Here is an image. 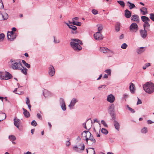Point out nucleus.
I'll return each mask as SVG.
<instances>
[{
    "mask_svg": "<svg viewBox=\"0 0 154 154\" xmlns=\"http://www.w3.org/2000/svg\"><path fill=\"white\" fill-rule=\"evenodd\" d=\"M23 110L24 111L23 112V114L25 116V117L26 118H28L30 116V114L26 109H25L23 108Z\"/></svg>",
    "mask_w": 154,
    "mask_h": 154,
    "instance_id": "nucleus-22",
    "label": "nucleus"
},
{
    "mask_svg": "<svg viewBox=\"0 0 154 154\" xmlns=\"http://www.w3.org/2000/svg\"><path fill=\"white\" fill-rule=\"evenodd\" d=\"M9 139L11 141H14L16 140V138L13 135H11L9 136Z\"/></svg>",
    "mask_w": 154,
    "mask_h": 154,
    "instance_id": "nucleus-35",
    "label": "nucleus"
},
{
    "mask_svg": "<svg viewBox=\"0 0 154 154\" xmlns=\"http://www.w3.org/2000/svg\"><path fill=\"white\" fill-rule=\"evenodd\" d=\"M72 24L73 25H76L78 26H81V23L79 22H75L74 20L72 22Z\"/></svg>",
    "mask_w": 154,
    "mask_h": 154,
    "instance_id": "nucleus-36",
    "label": "nucleus"
},
{
    "mask_svg": "<svg viewBox=\"0 0 154 154\" xmlns=\"http://www.w3.org/2000/svg\"><path fill=\"white\" fill-rule=\"evenodd\" d=\"M124 35L123 34H122L119 37V39H122L124 38Z\"/></svg>",
    "mask_w": 154,
    "mask_h": 154,
    "instance_id": "nucleus-62",
    "label": "nucleus"
},
{
    "mask_svg": "<svg viewBox=\"0 0 154 154\" xmlns=\"http://www.w3.org/2000/svg\"><path fill=\"white\" fill-rule=\"evenodd\" d=\"M150 27V24H149L148 25L146 26V30H147V31H149L150 30V29L149 28Z\"/></svg>",
    "mask_w": 154,
    "mask_h": 154,
    "instance_id": "nucleus-49",
    "label": "nucleus"
},
{
    "mask_svg": "<svg viewBox=\"0 0 154 154\" xmlns=\"http://www.w3.org/2000/svg\"><path fill=\"white\" fill-rule=\"evenodd\" d=\"M24 65L26 66L27 68L28 69H29L30 68V65L28 64L27 63H26Z\"/></svg>",
    "mask_w": 154,
    "mask_h": 154,
    "instance_id": "nucleus-58",
    "label": "nucleus"
},
{
    "mask_svg": "<svg viewBox=\"0 0 154 154\" xmlns=\"http://www.w3.org/2000/svg\"><path fill=\"white\" fill-rule=\"evenodd\" d=\"M12 75L7 72H5V73L0 72V78L2 80H8L12 78Z\"/></svg>",
    "mask_w": 154,
    "mask_h": 154,
    "instance_id": "nucleus-4",
    "label": "nucleus"
},
{
    "mask_svg": "<svg viewBox=\"0 0 154 154\" xmlns=\"http://www.w3.org/2000/svg\"><path fill=\"white\" fill-rule=\"evenodd\" d=\"M101 131L102 133L105 134H107L108 132V131L104 128H102Z\"/></svg>",
    "mask_w": 154,
    "mask_h": 154,
    "instance_id": "nucleus-37",
    "label": "nucleus"
},
{
    "mask_svg": "<svg viewBox=\"0 0 154 154\" xmlns=\"http://www.w3.org/2000/svg\"><path fill=\"white\" fill-rule=\"evenodd\" d=\"M14 124L18 128H19L20 125V120L19 119H16L15 118L14 119Z\"/></svg>",
    "mask_w": 154,
    "mask_h": 154,
    "instance_id": "nucleus-17",
    "label": "nucleus"
},
{
    "mask_svg": "<svg viewBox=\"0 0 154 154\" xmlns=\"http://www.w3.org/2000/svg\"><path fill=\"white\" fill-rule=\"evenodd\" d=\"M144 47H141L139 48L137 50V52L139 54H140L145 51V49H143Z\"/></svg>",
    "mask_w": 154,
    "mask_h": 154,
    "instance_id": "nucleus-28",
    "label": "nucleus"
},
{
    "mask_svg": "<svg viewBox=\"0 0 154 154\" xmlns=\"http://www.w3.org/2000/svg\"><path fill=\"white\" fill-rule=\"evenodd\" d=\"M70 145V143L69 142V140L66 142V145L67 146H69Z\"/></svg>",
    "mask_w": 154,
    "mask_h": 154,
    "instance_id": "nucleus-60",
    "label": "nucleus"
},
{
    "mask_svg": "<svg viewBox=\"0 0 154 154\" xmlns=\"http://www.w3.org/2000/svg\"><path fill=\"white\" fill-rule=\"evenodd\" d=\"M100 52H102L103 53L107 52V51H109V50L107 48L100 47Z\"/></svg>",
    "mask_w": 154,
    "mask_h": 154,
    "instance_id": "nucleus-30",
    "label": "nucleus"
},
{
    "mask_svg": "<svg viewBox=\"0 0 154 154\" xmlns=\"http://www.w3.org/2000/svg\"><path fill=\"white\" fill-rule=\"evenodd\" d=\"M150 66V64L149 63H148L145 64V65L143 66V69H146L147 67Z\"/></svg>",
    "mask_w": 154,
    "mask_h": 154,
    "instance_id": "nucleus-40",
    "label": "nucleus"
},
{
    "mask_svg": "<svg viewBox=\"0 0 154 154\" xmlns=\"http://www.w3.org/2000/svg\"><path fill=\"white\" fill-rule=\"evenodd\" d=\"M85 146L83 143H81L78 147L76 146L73 147L75 150L77 152H79L80 151L83 150L85 149Z\"/></svg>",
    "mask_w": 154,
    "mask_h": 154,
    "instance_id": "nucleus-7",
    "label": "nucleus"
},
{
    "mask_svg": "<svg viewBox=\"0 0 154 154\" xmlns=\"http://www.w3.org/2000/svg\"><path fill=\"white\" fill-rule=\"evenodd\" d=\"M127 3H128L130 5L128 6L129 8L130 9H132L134 8L135 7V5L134 4H133V3H132L131 2H129V1H128L127 2Z\"/></svg>",
    "mask_w": 154,
    "mask_h": 154,
    "instance_id": "nucleus-34",
    "label": "nucleus"
},
{
    "mask_svg": "<svg viewBox=\"0 0 154 154\" xmlns=\"http://www.w3.org/2000/svg\"><path fill=\"white\" fill-rule=\"evenodd\" d=\"M120 24L119 23H117L116 25L115 29L117 32H119L120 29Z\"/></svg>",
    "mask_w": 154,
    "mask_h": 154,
    "instance_id": "nucleus-33",
    "label": "nucleus"
},
{
    "mask_svg": "<svg viewBox=\"0 0 154 154\" xmlns=\"http://www.w3.org/2000/svg\"><path fill=\"white\" fill-rule=\"evenodd\" d=\"M139 17L138 15L135 14L132 16L131 20L134 21L138 22H139Z\"/></svg>",
    "mask_w": 154,
    "mask_h": 154,
    "instance_id": "nucleus-18",
    "label": "nucleus"
},
{
    "mask_svg": "<svg viewBox=\"0 0 154 154\" xmlns=\"http://www.w3.org/2000/svg\"><path fill=\"white\" fill-rule=\"evenodd\" d=\"M127 107L128 108V109L130 110V111L132 113H134L135 112V111H134V110L133 109L130 107L129 106V105H127Z\"/></svg>",
    "mask_w": 154,
    "mask_h": 154,
    "instance_id": "nucleus-41",
    "label": "nucleus"
},
{
    "mask_svg": "<svg viewBox=\"0 0 154 154\" xmlns=\"http://www.w3.org/2000/svg\"><path fill=\"white\" fill-rule=\"evenodd\" d=\"M92 14L94 15L97 14L98 13V11L97 10L94 9L92 10Z\"/></svg>",
    "mask_w": 154,
    "mask_h": 154,
    "instance_id": "nucleus-47",
    "label": "nucleus"
},
{
    "mask_svg": "<svg viewBox=\"0 0 154 154\" xmlns=\"http://www.w3.org/2000/svg\"><path fill=\"white\" fill-rule=\"evenodd\" d=\"M113 124L115 128L118 131L119 130L120 128V125L119 123L116 121L114 120L113 122Z\"/></svg>",
    "mask_w": 154,
    "mask_h": 154,
    "instance_id": "nucleus-21",
    "label": "nucleus"
},
{
    "mask_svg": "<svg viewBox=\"0 0 154 154\" xmlns=\"http://www.w3.org/2000/svg\"><path fill=\"white\" fill-rule=\"evenodd\" d=\"M117 2L122 7H124L125 6V4L123 1H117Z\"/></svg>",
    "mask_w": 154,
    "mask_h": 154,
    "instance_id": "nucleus-38",
    "label": "nucleus"
},
{
    "mask_svg": "<svg viewBox=\"0 0 154 154\" xmlns=\"http://www.w3.org/2000/svg\"><path fill=\"white\" fill-rule=\"evenodd\" d=\"M142 21L144 22L146 21H150V19L147 17L145 16H142L141 17Z\"/></svg>",
    "mask_w": 154,
    "mask_h": 154,
    "instance_id": "nucleus-32",
    "label": "nucleus"
},
{
    "mask_svg": "<svg viewBox=\"0 0 154 154\" xmlns=\"http://www.w3.org/2000/svg\"><path fill=\"white\" fill-rule=\"evenodd\" d=\"M135 88V87L134 85V84L131 83L129 86V89L131 93H133L134 92Z\"/></svg>",
    "mask_w": 154,
    "mask_h": 154,
    "instance_id": "nucleus-23",
    "label": "nucleus"
},
{
    "mask_svg": "<svg viewBox=\"0 0 154 154\" xmlns=\"http://www.w3.org/2000/svg\"><path fill=\"white\" fill-rule=\"evenodd\" d=\"M79 17H75L73 18L72 19V21H73V20H79Z\"/></svg>",
    "mask_w": 154,
    "mask_h": 154,
    "instance_id": "nucleus-63",
    "label": "nucleus"
},
{
    "mask_svg": "<svg viewBox=\"0 0 154 154\" xmlns=\"http://www.w3.org/2000/svg\"><path fill=\"white\" fill-rule=\"evenodd\" d=\"M138 29L137 24L135 23H133L131 24L130 26V30L132 32H136Z\"/></svg>",
    "mask_w": 154,
    "mask_h": 154,
    "instance_id": "nucleus-5",
    "label": "nucleus"
},
{
    "mask_svg": "<svg viewBox=\"0 0 154 154\" xmlns=\"http://www.w3.org/2000/svg\"><path fill=\"white\" fill-rule=\"evenodd\" d=\"M137 99H138V101H137V105H138V104H141L142 103V102L141 100L140 99L138 98V97H137Z\"/></svg>",
    "mask_w": 154,
    "mask_h": 154,
    "instance_id": "nucleus-56",
    "label": "nucleus"
},
{
    "mask_svg": "<svg viewBox=\"0 0 154 154\" xmlns=\"http://www.w3.org/2000/svg\"><path fill=\"white\" fill-rule=\"evenodd\" d=\"M11 63V67L14 70H19L22 66L21 62L20 60H10Z\"/></svg>",
    "mask_w": 154,
    "mask_h": 154,
    "instance_id": "nucleus-3",
    "label": "nucleus"
},
{
    "mask_svg": "<svg viewBox=\"0 0 154 154\" xmlns=\"http://www.w3.org/2000/svg\"><path fill=\"white\" fill-rule=\"evenodd\" d=\"M37 117L40 120L42 119V116L39 113H38L37 114Z\"/></svg>",
    "mask_w": 154,
    "mask_h": 154,
    "instance_id": "nucleus-57",
    "label": "nucleus"
},
{
    "mask_svg": "<svg viewBox=\"0 0 154 154\" xmlns=\"http://www.w3.org/2000/svg\"><path fill=\"white\" fill-rule=\"evenodd\" d=\"M14 33L13 31H11L10 32H8L7 33V37L9 40L12 41L14 40L16 38V36L14 38H11L12 35H14Z\"/></svg>",
    "mask_w": 154,
    "mask_h": 154,
    "instance_id": "nucleus-12",
    "label": "nucleus"
},
{
    "mask_svg": "<svg viewBox=\"0 0 154 154\" xmlns=\"http://www.w3.org/2000/svg\"><path fill=\"white\" fill-rule=\"evenodd\" d=\"M83 125H84V128L87 129L89 130L91 128L92 125V122H87L85 124H83Z\"/></svg>",
    "mask_w": 154,
    "mask_h": 154,
    "instance_id": "nucleus-16",
    "label": "nucleus"
},
{
    "mask_svg": "<svg viewBox=\"0 0 154 154\" xmlns=\"http://www.w3.org/2000/svg\"><path fill=\"white\" fill-rule=\"evenodd\" d=\"M31 124L32 125L35 126L37 125V123L35 121L33 120Z\"/></svg>",
    "mask_w": 154,
    "mask_h": 154,
    "instance_id": "nucleus-50",
    "label": "nucleus"
},
{
    "mask_svg": "<svg viewBox=\"0 0 154 154\" xmlns=\"http://www.w3.org/2000/svg\"><path fill=\"white\" fill-rule=\"evenodd\" d=\"M140 35L141 37L143 38H145L147 35V30L146 29H144V30L140 29L139 31Z\"/></svg>",
    "mask_w": 154,
    "mask_h": 154,
    "instance_id": "nucleus-11",
    "label": "nucleus"
},
{
    "mask_svg": "<svg viewBox=\"0 0 154 154\" xmlns=\"http://www.w3.org/2000/svg\"><path fill=\"white\" fill-rule=\"evenodd\" d=\"M150 18L153 21H154V14L151 13L149 14Z\"/></svg>",
    "mask_w": 154,
    "mask_h": 154,
    "instance_id": "nucleus-43",
    "label": "nucleus"
},
{
    "mask_svg": "<svg viewBox=\"0 0 154 154\" xmlns=\"http://www.w3.org/2000/svg\"><path fill=\"white\" fill-rule=\"evenodd\" d=\"M90 133H91L90 132L88 131H85L81 134V135H84L85 137L86 138H88L87 137V134L90 135Z\"/></svg>",
    "mask_w": 154,
    "mask_h": 154,
    "instance_id": "nucleus-29",
    "label": "nucleus"
},
{
    "mask_svg": "<svg viewBox=\"0 0 154 154\" xmlns=\"http://www.w3.org/2000/svg\"><path fill=\"white\" fill-rule=\"evenodd\" d=\"M65 23L68 26L70 29L73 31H75L76 30L77 28L76 26L74 25H70L67 23Z\"/></svg>",
    "mask_w": 154,
    "mask_h": 154,
    "instance_id": "nucleus-24",
    "label": "nucleus"
},
{
    "mask_svg": "<svg viewBox=\"0 0 154 154\" xmlns=\"http://www.w3.org/2000/svg\"><path fill=\"white\" fill-rule=\"evenodd\" d=\"M140 11L142 13V14L143 15H145L147 13V9L145 7H143L141 8Z\"/></svg>",
    "mask_w": 154,
    "mask_h": 154,
    "instance_id": "nucleus-26",
    "label": "nucleus"
},
{
    "mask_svg": "<svg viewBox=\"0 0 154 154\" xmlns=\"http://www.w3.org/2000/svg\"><path fill=\"white\" fill-rule=\"evenodd\" d=\"M105 72L107 73L108 75H110L111 74V70L110 69H108L106 70Z\"/></svg>",
    "mask_w": 154,
    "mask_h": 154,
    "instance_id": "nucleus-51",
    "label": "nucleus"
},
{
    "mask_svg": "<svg viewBox=\"0 0 154 154\" xmlns=\"http://www.w3.org/2000/svg\"><path fill=\"white\" fill-rule=\"evenodd\" d=\"M0 5L1 6V8L3 9L4 7V6L2 0H0Z\"/></svg>",
    "mask_w": 154,
    "mask_h": 154,
    "instance_id": "nucleus-55",
    "label": "nucleus"
},
{
    "mask_svg": "<svg viewBox=\"0 0 154 154\" xmlns=\"http://www.w3.org/2000/svg\"><path fill=\"white\" fill-rule=\"evenodd\" d=\"M1 116H5V118H4L3 119H2V120H0V122L2 121L3 119H5L6 117L5 114V113H2L0 114Z\"/></svg>",
    "mask_w": 154,
    "mask_h": 154,
    "instance_id": "nucleus-61",
    "label": "nucleus"
},
{
    "mask_svg": "<svg viewBox=\"0 0 154 154\" xmlns=\"http://www.w3.org/2000/svg\"><path fill=\"white\" fill-rule=\"evenodd\" d=\"M71 40L70 46L74 50L78 51L82 49L80 45H82V43L81 40L76 38H72Z\"/></svg>",
    "mask_w": 154,
    "mask_h": 154,
    "instance_id": "nucleus-1",
    "label": "nucleus"
},
{
    "mask_svg": "<svg viewBox=\"0 0 154 154\" xmlns=\"http://www.w3.org/2000/svg\"><path fill=\"white\" fill-rule=\"evenodd\" d=\"M128 47V45L126 43H123L121 45V48L123 49H125Z\"/></svg>",
    "mask_w": 154,
    "mask_h": 154,
    "instance_id": "nucleus-42",
    "label": "nucleus"
},
{
    "mask_svg": "<svg viewBox=\"0 0 154 154\" xmlns=\"http://www.w3.org/2000/svg\"><path fill=\"white\" fill-rule=\"evenodd\" d=\"M147 123L148 124H151L153 123H154V121L152 122L150 120H148L147 121Z\"/></svg>",
    "mask_w": 154,
    "mask_h": 154,
    "instance_id": "nucleus-59",
    "label": "nucleus"
},
{
    "mask_svg": "<svg viewBox=\"0 0 154 154\" xmlns=\"http://www.w3.org/2000/svg\"><path fill=\"white\" fill-rule=\"evenodd\" d=\"M43 93L44 96L45 97H47L50 95V92L45 89L43 91Z\"/></svg>",
    "mask_w": 154,
    "mask_h": 154,
    "instance_id": "nucleus-25",
    "label": "nucleus"
},
{
    "mask_svg": "<svg viewBox=\"0 0 154 154\" xmlns=\"http://www.w3.org/2000/svg\"><path fill=\"white\" fill-rule=\"evenodd\" d=\"M103 27L102 25H99L98 28V32H100L102 30Z\"/></svg>",
    "mask_w": 154,
    "mask_h": 154,
    "instance_id": "nucleus-46",
    "label": "nucleus"
},
{
    "mask_svg": "<svg viewBox=\"0 0 154 154\" xmlns=\"http://www.w3.org/2000/svg\"><path fill=\"white\" fill-rule=\"evenodd\" d=\"M54 38V43H58L60 42V40H57V39L55 38V37L54 36H53Z\"/></svg>",
    "mask_w": 154,
    "mask_h": 154,
    "instance_id": "nucleus-45",
    "label": "nucleus"
},
{
    "mask_svg": "<svg viewBox=\"0 0 154 154\" xmlns=\"http://www.w3.org/2000/svg\"><path fill=\"white\" fill-rule=\"evenodd\" d=\"M106 87V85H100L99 86L98 88V90H100V88H102L103 89L104 88Z\"/></svg>",
    "mask_w": 154,
    "mask_h": 154,
    "instance_id": "nucleus-53",
    "label": "nucleus"
},
{
    "mask_svg": "<svg viewBox=\"0 0 154 154\" xmlns=\"http://www.w3.org/2000/svg\"><path fill=\"white\" fill-rule=\"evenodd\" d=\"M26 103L29 109L31 110V105L30 104V100L29 97H27L26 98Z\"/></svg>",
    "mask_w": 154,
    "mask_h": 154,
    "instance_id": "nucleus-27",
    "label": "nucleus"
},
{
    "mask_svg": "<svg viewBox=\"0 0 154 154\" xmlns=\"http://www.w3.org/2000/svg\"><path fill=\"white\" fill-rule=\"evenodd\" d=\"M115 100V97L112 94L109 95L108 96L107 98V100L110 103H112Z\"/></svg>",
    "mask_w": 154,
    "mask_h": 154,
    "instance_id": "nucleus-15",
    "label": "nucleus"
},
{
    "mask_svg": "<svg viewBox=\"0 0 154 154\" xmlns=\"http://www.w3.org/2000/svg\"><path fill=\"white\" fill-rule=\"evenodd\" d=\"M48 73L49 75L51 77H52L54 75L55 69L53 66L50 65L49 67Z\"/></svg>",
    "mask_w": 154,
    "mask_h": 154,
    "instance_id": "nucleus-8",
    "label": "nucleus"
},
{
    "mask_svg": "<svg viewBox=\"0 0 154 154\" xmlns=\"http://www.w3.org/2000/svg\"><path fill=\"white\" fill-rule=\"evenodd\" d=\"M147 132V128L146 127H144L141 130V132L143 133L146 134Z\"/></svg>",
    "mask_w": 154,
    "mask_h": 154,
    "instance_id": "nucleus-39",
    "label": "nucleus"
},
{
    "mask_svg": "<svg viewBox=\"0 0 154 154\" xmlns=\"http://www.w3.org/2000/svg\"><path fill=\"white\" fill-rule=\"evenodd\" d=\"M125 16L127 18H130L131 15V14L130 11L128 9H126L125 11Z\"/></svg>",
    "mask_w": 154,
    "mask_h": 154,
    "instance_id": "nucleus-20",
    "label": "nucleus"
},
{
    "mask_svg": "<svg viewBox=\"0 0 154 154\" xmlns=\"http://www.w3.org/2000/svg\"><path fill=\"white\" fill-rule=\"evenodd\" d=\"M110 115L111 116L112 119L115 120L116 119L115 114L114 113L110 114Z\"/></svg>",
    "mask_w": 154,
    "mask_h": 154,
    "instance_id": "nucleus-52",
    "label": "nucleus"
},
{
    "mask_svg": "<svg viewBox=\"0 0 154 154\" xmlns=\"http://www.w3.org/2000/svg\"><path fill=\"white\" fill-rule=\"evenodd\" d=\"M144 90L148 94L154 92V84L151 82H147L143 86Z\"/></svg>",
    "mask_w": 154,
    "mask_h": 154,
    "instance_id": "nucleus-2",
    "label": "nucleus"
},
{
    "mask_svg": "<svg viewBox=\"0 0 154 154\" xmlns=\"http://www.w3.org/2000/svg\"><path fill=\"white\" fill-rule=\"evenodd\" d=\"M149 21H146L145 22H144V23L143 24V27L144 29H146V26L148 25L149 24Z\"/></svg>",
    "mask_w": 154,
    "mask_h": 154,
    "instance_id": "nucleus-44",
    "label": "nucleus"
},
{
    "mask_svg": "<svg viewBox=\"0 0 154 154\" xmlns=\"http://www.w3.org/2000/svg\"><path fill=\"white\" fill-rule=\"evenodd\" d=\"M85 140L88 143V140H90L92 142V143H96V140L94 138L91 133H90V136L89 137L86 138Z\"/></svg>",
    "mask_w": 154,
    "mask_h": 154,
    "instance_id": "nucleus-14",
    "label": "nucleus"
},
{
    "mask_svg": "<svg viewBox=\"0 0 154 154\" xmlns=\"http://www.w3.org/2000/svg\"><path fill=\"white\" fill-rule=\"evenodd\" d=\"M101 123H102L103 124V125H104V126L105 127H108L107 125V124H106V123L105 122V121H104V120H102L101 121Z\"/></svg>",
    "mask_w": 154,
    "mask_h": 154,
    "instance_id": "nucleus-48",
    "label": "nucleus"
},
{
    "mask_svg": "<svg viewBox=\"0 0 154 154\" xmlns=\"http://www.w3.org/2000/svg\"><path fill=\"white\" fill-rule=\"evenodd\" d=\"M94 38L98 40H102L103 38L102 35L99 32H96L94 34Z\"/></svg>",
    "mask_w": 154,
    "mask_h": 154,
    "instance_id": "nucleus-10",
    "label": "nucleus"
},
{
    "mask_svg": "<svg viewBox=\"0 0 154 154\" xmlns=\"http://www.w3.org/2000/svg\"><path fill=\"white\" fill-rule=\"evenodd\" d=\"M78 101V99L73 98L71 100L70 104L68 105V106L70 109H73V106H75V104Z\"/></svg>",
    "mask_w": 154,
    "mask_h": 154,
    "instance_id": "nucleus-6",
    "label": "nucleus"
},
{
    "mask_svg": "<svg viewBox=\"0 0 154 154\" xmlns=\"http://www.w3.org/2000/svg\"><path fill=\"white\" fill-rule=\"evenodd\" d=\"M60 102L62 109L63 111L66 110V107L63 99L62 98H60Z\"/></svg>",
    "mask_w": 154,
    "mask_h": 154,
    "instance_id": "nucleus-13",
    "label": "nucleus"
},
{
    "mask_svg": "<svg viewBox=\"0 0 154 154\" xmlns=\"http://www.w3.org/2000/svg\"><path fill=\"white\" fill-rule=\"evenodd\" d=\"M103 78H104L107 79L108 78V76L106 74H105L104 75Z\"/></svg>",
    "mask_w": 154,
    "mask_h": 154,
    "instance_id": "nucleus-64",
    "label": "nucleus"
},
{
    "mask_svg": "<svg viewBox=\"0 0 154 154\" xmlns=\"http://www.w3.org/2000/svg\"><path fill=\"white\" fill-rule=\"evenodd\" d=\"M115 106L113 104H111L109 108V112L110 114L114 113Z\"/></svg>",
    "mask_w": 154,
    "mask_h": 154,
    "instance_id": "nucleus-19",
    "label": "nucleus"
},
{
    "mask_svg": "<svg viewBox=\"0 0 154 154\" xmlns=\"http://www.w3.org/2000/svg\"><path fill=\"white\" fill-rule=\"evenodd\" d=\"M22 67H23V69H22L20 67V69L21 70V72L25 75H27V71L28 70L26 68H24L23 66Z\"/></svg>",
    "mask_w": 154,
    "mask_h": 154,
    "instance_id": "nucleus-31",
    "label": "nucleus"
},
{
    "mask_svg": "<svg viewBox=\"0 0 154 154\" xmlns=\"http://www.w3.org/2000/svg\"><path fill=\"white\" fill-rule=\"evenodd\" d=\"M5 35L3 33H1L0 34V40L3 39L5 38Z\"/></svg>",
    "mask_w": 154,
    "mask_h": 154,
    "instance_id": "nucleus-54",
    "label": "nucleus"
},
{
    "mask_svg": "<svg viewBox=\"0 0 154 154\" xmlns=\"http://www.w3.org/2000/svg\"><path fill=\"white\" fill-rule=\"evenodd\" d=\"M8 17V14L5 13H2L0 12V20H7Z\"/></svg>",
    "mask_w": 154,
    "mask_h": 154,
    "instance_id": "nucleus-9",
    "label": "nucleus"
}]
</instances>
